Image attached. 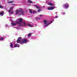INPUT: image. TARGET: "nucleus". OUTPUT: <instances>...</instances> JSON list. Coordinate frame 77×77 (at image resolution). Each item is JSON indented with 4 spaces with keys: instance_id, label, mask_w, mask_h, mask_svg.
Listing matches in <instances>:
<instances>
[{
    "instance_id": "obj_25",
    "label": "nucleus",
    "mask_w": 77,
    "mask_h": 77,
    "mask_svg": "<svg viewBox=\"0 0 77 77\" xmlns=\"http://www.w3.org/2000/svg\"><path fill=\"white\" fill-rule=\"evenodd\" d=\"M33 12V14H35V13H36V11H34Z\"/></svg>"
},
{
    "instance_id": "obj_20",
    "label": "nucleus",
    "mask_w": 77,
    "mask_h": 77,
    "mask_svg": "<svg viewBox=\"0 0 77 77\" xmlns=\"http://www.w3.org/2000/svg\"><path fill=\"white\" fill-rule=\"evenodd\" d=\"M0 8L3 9V6L2 5H0Z\"/></svg>"
},
{
    "instance_id": "obj_9",
    "label": "nucleus",
    "mask_w": 77,
    "mask_h": 77,
    "mask_svg": "<svg viewBox=\"0 0 77 77\" xmlns=\"http://www.w3.org/2000/svg\"><path fill=\"white\" fill-rule=\"evenodd\" d=\"M4 15V12L2 11L1 12H0V15H1V16H3Z\"/></svg>"
},
{
    "instance_id": "obj_1",
    "label": "nucleus",
    "mask_w": 77,
    "mask_h": 77,
    "mask_svg": "<svg viewBox=\"0 0 77 77\" xmlns=\"http://www.w3.org/2000/svg\"><path fill=\"white\" fill-rule=\"evenodd\" d=\"M22 39V38L21 37H19L17 41H16V42H17V44H18V43H20V44H23L24 43L25 44H26L27 42V39Z\"/></svg>"
},
{
    "instance_id": "obj_29",
    "label": "nucleus",
    "mask_w": 77,
    "mask_h": 77,
    "mask_svg": "<svg viewBox=\"0 0 77 77\" xmlns=\"http://www.w3.org/2000/svg\"><path fill=\"white\" fill-rule=\"evenodd\" d=\"M19 15H21V14H19Z\"/></svg>"
},
{
    "instance_id": "obj_7",
    "label": "nucleus",
    "mask_w": 77,
    "mask_h": 77,
    "mask_svg": "<svg viewBox=\"0 0 77 77\" xmlns=\"http://www.w3.org/2000/svg\"><path fill=\"white\" fill-rule=\"evenodd\" d=\"M51 23H52V22H50L49 23V24H47L46 25H45V27H48V26L49 25H50V24H51Z\"/></svg>"
},
{
    "instance_id": "obj_30",
    "label": "nucleus",
    "mask_w": 77,
    "mask_h": 77,
    "mask_svg": "<svg viewBox=\"0 0 77 77\" xmlns=\"http://www.w3.org/2000/svg\"><path fill=\"white\" fill-rule=\"evenodd\" d=\"M55 14H57V13H55Z\"/></svg>"
},
{
    "instance_id": "obj_3",
    "label": "nucleus",
    "mask_w": 77,
    "mask_h": 77,
    "mask_svg": "<svg viewBox=\"0 0 77 77\" xmlns=\"http://www.w3.org/2000/svg\"><path fill=\"white\" fill-rule=\"evenodd\" d=\"M63 7L65 8L66 9H67L68 7H69V5L68 4L66 3V4H64L63 5Z\"/></svg>"
},
{
    "instance_id": "obj_31",
    "label": "nucleus",
    "mask_w": 77,
    "mask_h": 77,
    "mask_svg": "<svg viewBox=\"0 0 77 77\" xmlns=\"http://www.w3.org/2000/svg\"><path fill=\"white\" fill-rule=\"evenodd\" d=\"M11 14H12V13H11Z\"/></svg>"
},
{
    "instance_id": "obj_22",
    "label": "nucleus",
    "mask_w": 77,
    "mask_h": 77,
    "mask_svg": "<svg viewBox=\"0 0 77 77\" xmlns=\"http://www.w3.org/2000/svg\"><path fill=\"white\" fill-rule=\"evenodd\" d=\"M38 12H39L41 11V8H38Z\"/></svg>"
},
{
    "instance_id": "obj_4",
    "label": "nucleus",
    "mask_w": 77,
    "mask_h": 77,
    "mask_svg": "<svg viewBox=\"0 0 77 77\" xmlns=\"http://www.w3.org/2000/svg\"><path fill=\"white\" fill-rule=\"evenodd\" d=\"M20 14H21V15H24V11L22 9H21L20 10Z\"/></svg>"
},
{
    "instance_id": "obj_2",
    "label": "nucleus",
    "mask_w": 77,
    "mask_h": 77,
    "mask_svg": "<svg viewBox=\"0 0 77 77\" xmlns=\"http://www.w3.org/2000/svg\"><path fill=\"white\" fill-rule=\"evenodd\" d=\"M19 22H17V24H21V23H22V22H23V18H20L19 19Z\"/></svg>"
},
{
    "instance_id": "obj_11",
    "label": "nucleus",
    "mask_w": 77,
    "mask_h": 77,
    "mask_svg": "<svg viewBox=\"0 0 77 77\" xmlns=\"http://www.w3.org/2000/svg\"><path fill=\"white\" fill-rule=\"evenodd\" d=\"M19 12H20V11H19V10H17L16 12V14H18Z\"/></svg>"
},
{
    "instance_id": "obj_18",
    "label": "nucleus",
    "mask_w": 77,
    "mask_h": 77,
    "mask_svg": "<svg viewBox=\"0 0 77 77\" xmlns=\"http://www.w3.org/2000/svg\"><path fill=\"white\" fill-rule=\"evenodd\" d=\"M11 24L12 25V26H15L16 25V23H11Z\"/></svg>"
},
{
    "instance_id": "obj_21",
    "label": "nucleus",
    "mask_w": 77,
    "mask_h": 77,
    "mask_svg": "<svg viewBox=\"0 0 77 77\" xmlns=\"http://www.w3.org/2000/svg\"><path fill=\"white\" fill-rule=\"evenodd\" d=\"M14 3V1H10L8 2L9 3Z\"/></svg>"
},
{
    "instance_id": "obj_10",
    "label": "nucleus",
    "mask_w": 77,
    "mask_h": 77,
    "mask_svg": "<svg viewBox=\"0 0 77 77\" xmlns=\"http://www.w3.org/2000/svg\"><path fill=\"white\" fill-rule=\"evenodd\" d=\"M44 23L45 24H46L48 23V21L46 20H45L44 21Z\"/></svg>"
},
{
    "instance_id": "obj_12",
    "label": "nucleus",
    "mask_w": 77,
    "mask_h": 77,
    "mask_svg": "<svg viewBox=\"0 0 77 77\" xmlns=\"http://www.w3.org/2000/svg\"><path fill=\"white\" fill-rule=\"evenodd\" d=\"M34 6L36 7V8H37V9H40V7H38V5H34Z\"/></svg>"
},
{
    "instance_id": "obj_14",
    "label": "nucleus",
    "mask_w": 77,
    "mask_h": 77,
    "mask_svg": "<svg viewBox=\"0 0 77 77\" xmlns=\"http://www.w3.org/2000/svg\"><path fill=\"white\" fill-rule=\"evenodd\" d=\"M13 9V7H11L10 8V10L9 11V12H11V11Z\"/></svg>"
},
{
    "instance_id": "obj_26",
    "label": "nucleus",
    "mask_w": 77,
    "mask_h": 77,
    "mask_svg": "<svg viewBox=\"0 0 77 77\" xmlns=\"http://www.w3.org/2000/svg\"><path fill=\"white\" fill-rule=\"evenodd\" d=\"M58 18V16H55V18Z\"/></svg>"
},
{
    "instance_id": "obj_16",
    "label": "nucleus",
    "mask_w": 77,
    "mask_h": 77,
    "mask_svg": "<svg viewBox=\"0 0 77 77\" xmlns=\"http://www.w3.org/2000/svg\"><path fill=\"white\" fill-rule=\"evenodd\" d=\"M48 5H50V6H53L54 5L53 4L51 3H49L48 4Z\"/></svg>"
},
{
    "instance_id": "obj_24",
    "label": "nucleus",
    "mask_w": 77,
    "mask_h": 77,
    "mask_svg": "<svg viewBox=\"0 0 77 77\" xmlns=\"http://www.w3.org/2000/svg\"><path fill=\"white\" fill-rule=\"evenodd\" d=\"M4 39V38L2 37H1L0 38V40H1V41H2V40H3V39Z\"/></svg>"
},
{
    "instance_id": "obj_5",
    "label": "nucleus",
    "mask_w": 77,
    "mask_h": 77,
    "mask_svg": "<svg viewBox=\"0 0 77 77\" xmlns=\"http://www.w3.org/2000/svg\"><path fill=\"white\" fill-rule=\"evenodd\" d=\"M48 10H53L54 9V7H48Z\"/></svg>"
},
{
    "instance_id": "obj_6",
    "label": "nucleus",
    "mask_w": 77,
    "mask_h": 77,
    "mask_svg": "<svg viewBox=\"0 0 77 77\" xmlns=\"http://www.w3.org/2000/svg\"><path fill=\"white\" fill-rule=\"evenodd\" d=\"M20 45H18L17 44H16L14 45V47H20Z\"/></svg>"
},
{
    "instance_id": "obj_17",
    "label": "nucleus",
    "mask_w": 77,
    "mask_h": 77,
    "mask_svg": "<svg viewBox=\"0 0 77 77\" xmlns=\"http://www.w3.org/2000/svg\"><path fill=\"white\" fill-rule=\"evenodd\" d=\"M29 12L31 14H32V11L30 9H29Z\"/></svg>"
},
{
    "instance_id": "obj_23",
    "label": "nucleus",
    "mask_w": 77,
    "mask_h": 77,
    "mask_svg": "<svg viewBox=\"0 0 77 77\" xmlns=\"http://www.w3.org/2000/svg\"><path fill=\"white\" fill-rule=\"evenodd\" d=\"M31 33H29V34L28 35V37L30 36H31Z\"/></svg>"
},
{
    "instance_id": "obj_8",
    "label": "nucleus",
    "mask_w": 77,
    "mask_h": 77,
    "mask_svg": "<svg viewBox=\"0 0 77 77\" xmlns=\"http://www.w3.org/2000/svg\"><path fill=\"white\" fill-rule=\"evenodd\" d=\"M27 25L28 26V27H33L32 25H31L29 23H27Z\"/></svg>"
},
{
    "instance_id": "obj_19",
    "label": "nucleus",
    "mask_w": 77,
    "mask_h": 77,
    "mask_svg": "<svg viewBox=\"0 0 77 77\" xmlns=\"http://www.w3.org/2000/svg\"><path fill=\"white\" fill-rule=\"evenodd\" d=\"M10 47H11V48H13V44H11L10 45Z\"/></svg>"
},
{
    "instance_id": "obj_28",
    "label": "nucleus",
    "mask_w": 77,
    "mask_h": 77,
    "mask_svg": "<svg viewBox=\"0 0 77 77\" xmlns=\"http://www.w3.org/2000/svg\"><path fill=\"white\" fill-rule=\"evenodd\" d=\"M39 16L40 17H42V15H40Z\"/></svg>"
},
{
    "instance_id": "obj_13",
    "label": "nucleus",
    "mask_w": 77,
    "mask_h": 77,
    "mask_svg": "<svg viewBox=\"0 0 77 77\" xmlns=\"http://www.w3.org/2000/svg\"><path fill=\"white\" fill-rule=\"evenodd\" d=\"M28 2H29V3H33V2L32 1L30 0H28Z\"/></svg>"
},
{
    "instance_id": "obj_15",
    "label": "nucleus",
    "mask_w": 77,
    "mask_h": 77,
    "mask_svg": "<svg viewBox=\"0 0 77 77\" xmlns=\"http://www.w3.org/2000/svg\"><path fill=\"white\" fill-rule=\"evenodd\" d=\"M23 26H26V22H24L23 23Z\"/></svg>"
},
{
    "instance_id": "obj_27",
    "label": "nucleus",
    "mask_w": 77,
    "mask_h": 77,
    "mask_svg": "<svg viewBox=\"0 0 77 77\" xmlns=\"http://www.w3.org/2000/svg\"><path fill=\"white\" fill-rule=\"evenodd\" d=\"M37 20H40V18L39 17H38Z\"/></svg>"
}]
</instances>
